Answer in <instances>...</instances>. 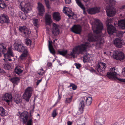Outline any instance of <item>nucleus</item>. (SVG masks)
Listing matches in <instances>:
<instances>
[{"label": "nucleus", "instance_id": "f257e3e1", "mask_svg": "<svg viewBox=\"0 0 125 125\" xmlns=\"http://www.w3.org/2000/svg\"><path fill=\"white\" fill-rule=\"evenodd\" d=\"M92 27L94 33V36L89 34L88 36V40L89 42L97 41V43L101 45L104 42L103 38L100 35V33L102 30L103 24L98 19L95 20Z\"/></svg>", "mask_w": 125, "mask_h": 125}, {"label": "nucleus", "instance_id": "f03ea898", "mask_svg": "<svg viewBox=\"0 0 125 125\" xmlns=\"http://www.w3.org/2000/svg\"><path fill=\"white\" fill-rule=\"evenodd\" d=\"M14 49L22 53L20 56L21 59L23 60L29 55L28 51L27 48L22 43L20 40H16L13 44Z\"/></svg>", "mask_w": 125, "mask_h": 125}, {"label": "nucleus", "instance_id": "7ed1b4c3", "mask_svg": "<svg viewBox=\"0 0 125 125\" xmlns=\"http://www.w3.org/2000/svg\"><path fill=\"white\" fill-rule=\"evenodd\" d=\"M105 1L107 4L106 10L107 15L109 17L113 16L116 13L115 8L113 6L115 4V0H105Z\"/></svg>", "mask_w": 125, "mask_h": 125}, {"label": "nucleus", "instance_id": "20e7f679", "mask_svg": "<svg viewBox=\"0 0 125 125\" xmlns=\"http://www.w3.org/2000/svg\"><path fill=\"white\" fill-rule=\"evenodd\" d=\"M90 46V43L88 42H86L84 44L77 46L73 49V51L70 53V55L74 58L75 54H79L80 53L86 51V49Z\"/></svg>", "mask_w": 125, "mask_h": 125}, {"label": "nucleus", "instance_id": "39448f33", "mask_svg": "<svg viewBox=\"0 0 125 125\" xmlns=\"http://www.w3.org/2000/svg\"><path fill=\"white\" fill-rule=\"evenodd\" d=\"M115 70L114 67L111 68L109 72L107 73L106 76L108 77L110 79L125 82V79L118 78L116 77L117 73L115 71Z\"/></svg>", "mask_w": 125, "mask_h": 125}, {"label": "nucleus", "instance_id": "423d86ee", "mask_svg": "<svg viewBox=\"0 0 125 125\" xmlns=\"http://www.w3.org/2000/svg\"><path fill=\"white\" fill-rule=\"evenodd\" d=\"M106 21V24L108 32L110 35H112L116 31V29L115 27L111 24L113 21V19L110 17L107 18Z\"/></svg>", "mask_w": 125, "mask_h": 125}, {"label": "nucleus", "instance_id": "0eeeda50", "mask_svg": "<svg viewBox=\"0 0 125 125\" xmlns=\"http://www.w3.org/2000/svg\"><path fill=\"white\" fill-rule=\"evenodd\" d=\"M32 88L30 87H28L25 90L23 95V98L27 102H29V99L32 93Z\"/></svg>", "mask_w": 125, "mask_h": 125}, {"label": "nucleus", "instance_id": "6e6552de", "mask_svg": "<svg viewBox=\"0 0 125 125\" xmlns=\"http://www.w3.org/2000/svg\"><path fill=\"white\" fill-rule=\"evenodd\" d=\"M106 67V64L103 62H100L98 64L96 67L97 71L101 75L105 72V69Z\"/></svg>", "mask_w": 125, "mask_h": 125}, {"label": "nucleus", "instance_id": "1a4fd4ad", "mask_svg": "<svg viewBox=\"0 0 125 125\" xmlns=\"http://www.w3.org/2000/svg\"><path fill=\"white\" fill-rule=\"evenodd\" d=\"M19 30L21 33H23V34L24 36L28 37L31 33L30 31L25 26H20Z\"/></svg>", "mask_w": 125, "mask_h": 125}, {"label": "nucleus", "instance_id": "9d476101", "mask_svg": "<svg viewBox=\"0 0 125 125\" xmlns=\"http://www.w3.org/2000/svg\"><path fill=\"white\" fill-rule=\"evenodd\" d=\"M10 22L9 17L5 14H2L0 15V23L2 24L5 23L7 24Z\"/></svg>", "mask_w": 125, "mask_h": 125}, {"label": "nucleus", "instance_id": "9b49d317", "mask_svg": "<svg viewBox=\"0 0 125 125\" xmlns=\"http://www.w3.org/2000/svg\"><path fill=\"white\" fill-rule=\"evenodd\" d=\"M22 4L24 5V12L25 13H28L31 9L30 4L28 0H24V1L20 4L21 5H22Z\"/></svg>", "mask_w": 125, "mask_h": 125}, {"label": "nucleus", "instance_id": "f8f14e48", "mask_svg": "<svg viewBox=\"0 0 125 125\" xmlns=\"http://www.w3.org/2000/svg\"><path fill=\"white\" fill-rule=\"evenodd\" d=\"M114 58L117 60H122L125 57L124 53L119 51H116L114 54Z\"/></svg>", "mask_w": 125, "mask_h": 125}, {"label": "nucleus", "instance_id": "ddd939ff", "mask_svg": "<svg viewBox=\"0 0 125 125\" xmlns=\"http://www.w3.org/2000/svg\"><path fill=\"white\" fill-rule=\"evenodd\" d=\"M81 30V27L79 25H75L71 28L72 31L76 34H80Z\"/></svg>", "mask_w": 125, "mask_h": 125}, {"label": "nucleus", "instance_id": "4468645a", "mask_svg": "<svg viewBox=\"0 0 125 125\" xmlns=\"http://www.w3.org/2000/svg\"><path fill=\"white\" fill-rule=\"evenodd\" d=\"M52 26L53 27L52 29V33L55 36H57L59 34L60 32L58 28L59 26L54 23H53Z\"/></svg>", "mask_w": 125, "mask_h": 125}, {"label": "nucleus", "instance_id": "2eb2a0df", "mask_svg": "<svg viewBox=\"0 0 125 125\" xmlns=\"http://www.w3.org/2000/svg\"><path fill=\"white\" fill-rule=\"evenodd\" d=\"M12 96L8 93H6L2 97V99L7 103H9L12 101Z\"/></svg>", "mask_w": 125, "mask_h": 125}, {"label": "nucleus", "instance_id": "dca6fc26", "mask_svg": "<svg viewBox=\"0 0 125 125\" xmlns=\"http://www.w3.org/2000/svg\"><path fill=\"white\" fill-rule=\"evenodd\" d=\"M100 8L99 7H94L88 9L87 12L90 14H92L98 13L100 12Z\"/></svg>", "mask_w": 125, "mask_h": 125}, {"label": "nucleus", "instance_id": "f3484780", "mask_svg": "<svg viewBox=\"0 0 125 125\" xmlns=\"http://www.w3.org/2000/svg\"><path fill=\"white\" fill-rule=\"evenodd\" d=\"M20 115L23 123H26L28 119V112L26 111H24Z\"/></svg>", "mask_w": 125, "mask_h": 125}, {"label": "nucleus", "instance_id": "a211bd4d", "mask_svg": "<svg viewBox=\"0 0 125 125\" xmlns=\"http://www.w3.org/2000/svg\"><path fill=\"white\" fill-rule=\"evenodd\" d=\"M83 100L84 102V104L85 106V102L86 104L89 106L92 103V99L91 97H85L82 98L81 101Z\"/></svg>", "mask_w": 125, "mask_h": 125}, {"label": "nucleus", "instance_id": "6ab92c4d", "mask_svg": "<svg viewBox=\"0 0 125 125\" xmlns=\"http://www.w3.org/2000/svg\"><path fill=\"white\" fill-rule=\"evenodd\" d=\"M114 43L116 47L121 48L122 46L123 43L122 41L119 38H117L114 40Z\"/></svg>", "mask_w": 125, "mask_h": 125}, {"label": "nucleus", "instance_id": "aec40b11", "mask_svg": "<svg viewBox=\"0 0 125 125\" xmlns=\"http://www.w3.org/2000/svg\"><path fill=\"white\" fill-rule=\"evenodd\" d=\"M38 4V10L39 12V15L42 16L44 11V7L42 4L39 2Z\"/></svg>", "mask_w": 125, "mask_h": 125}, {"label": "nucleus", "instance_id": "412c9836", "mask_svg": "<svg viewBox=\"0 0 125 125\" xmlns=\"http://www.w3.org/2000/svg\"><path fill=\"white\" fill-rule=\"evenodd\" d=\"M48 42V46L49 51L53 55H54L55 53V52L52 44V41H49Z\"/></svg>", "mask_w": 125, "mask_h": 125}, {"label": "nucleus", "instance_id": "4be33fe9", "mask_svg": "<svg viewBox=\"0 0 125 125\" xmlns=\"http://www.w3.org/2000/svg\"><path fill=\"white\" fill-rule=\"evenodd\" d=\"M45 17L46 24L49 25H51L52 22V21L50 16L48 14H47L46 15Z\"/></svg>", "mask_w": 125, "mask_h": 125}, {"label": "nucleus", "instance_id": "5701e85b", "mask_svg": "<svg viewBox=\"0 0 125 125\" xmlns=\"http://www.w3.org/2000/svg\"><path fill=\"white\" fill-rule=\"evenodd\" d=\"M54 19L56 21H58L61 19L60 15L58 12H55L53 14Z\"/></svg>", "mask_w": 125, "mask_h": 125}, {"label": "nucleus", "instance_id": "b1692460", "mask_svg": "<svg viewBox=\"0 0 125 125\" xmlns=\"http://www.w3.org/2000/svg\"><path fill=\"white\" fill-rule=\"evenodd\" d=\"M118 25L119 27L123 29L125 28V20H121L118 21Z\"/></svg>", "mask_w": 125, "mask_h": 125}, {"label": "nucleus", "instance_id": "393cba45", "mask_svg": "<svg viewBox=\"0 0 125 125\" xmlns=\"http://www.w3.org/2000/svg\"><path fill=\"white\" fill-rule=\"evenodd\" d=\"M20 80L19 78L15 77L11 78L10 80L13 83L15 84H17L19 82Z\"/></svg>", "mask_w": 125, "mask_h": 125}, {"label": "nucleus", "instance_id": "a878e982", "mask_svg": "<svg viewBox=\"0 0 125 125\" xmlns=\"http://www.w3.org/2000/svg\"><path fill=\"white\" fill-rule=\"evenodd\" d=\"M90 56L89 54H86V55H85L83 57V62H89L90 60Z\"/></svg>", "mask_w": 125, "mask_h": 125}, {"label": "nucleus", "instance_id": "bb28decb", "mask_svg": "<svg viewBox=\"0 0 125 125\" xmlns=\"http://www.w3.org/2000/svg\"><path fill=\"white\" fill-rule=\"evenodd\" d=\"M63 11L64 13L66 14L69 17L73 15V13L71 10L69 11L66 10L63 8Z\"/></svg>", "mask_w": 125, "mask_h": 125}, {"label": "nucleus", "instance_id": "cd10ccee", "mask_svg": "<svg viewBox=\"0 0 125 125\" xmlns=\"http://www.w3.org/2000/svg\"><path fill=\"white\" fill-rule=\"evenodd\" d=\"M67 50L63 49L61 51H58L57 53L63 56H64L67 54Z\"/></svg>", "mask_w": 125, "mask_h": 125}, {"label": "nucleus", "instance_id": "c85d7f7f", "mask_svg": "<svg viewBox=\"0 0 125 125\" xmlns=\"http://www.w3.org/2000/svg\"><path fill=\"white\" fill-rule=\"evenodd\" d=\"M84 102L83 100L81 101L79 104L80 108H79V111L81 113H82L83 112V109L85 105L84 104Z\"/></svg>", "mask_w": 125, "mask_h": 125}, {"label": "nucleus", "instance_id": "c756f323", "mask_svg": "<svg viewBox=\"0 0 125 125\" xmlns=\"http://www.w3.org/2000/svg\"><path fill=\"white\" fill-rule=\"evenodd\" d=\"M18 15L21 19L25 20L26 18V15L24 13H22L21 12H19Z\"/></svg>", "mask_w": 125, "mask_h": 125}, {"label": "nucleus", "instance_id": "7c9ffc66", "mask_svg": "<svg viewBox=\"0 0 125 125\" xmlns=\"http://www.w3.org/2000/svg\"><path fill=\"white\" fill-rule=\"evenodd\" d=\"M14 101L16 104H18L20 103L21 102V98L15 96L14 98Z\"/></svg>", "mask_w": 125, "mask_h": 125}, {"label": "nucleus", "instance_id": "2f4dec72", "mask_svg": "<svg viewBox=\"0 0 125 125\" xmlns=\"http://www.w3.org/2000/svg\"><path fill=\"white\" fill-rule=\"evenodd\" d=\"M2 67L5 69L9 70L10 69V63H3Z\"/></svg>", "mask_w": 125, "mask_h": 125}, {"label": "nucleus", "instance_id": "473e14b6", "mask_svg": "<svg viewBox=\"0 0 125 125\" xmlns=\"http://www.w3.org/2000/svg\"><path fill=\"white\" fill-rule=\"evenodd\" d=\"M102 120L100 118H97L95 120L94 125H102L101 124Z\"/></svg>", "mask_w": 125, "mask_h": 125}, {"label": "nucleus", "instance_id": "72a5a7b5", "mask_svg": "<svg viewBox=\"0 0 125 125\" xmlns=\"http://www.w3.org/2000/svg\"><path fill=\"white\" fill-rule=\"evenodd\" d=\"M5 115V111L4 108L2 107H0V115L3 116Z\"/></svg>", "mask_w": 125, "mask_h": 125}, {"label": "nucleus", "instance_id": "f704fd0d", "mask_svg": "<svg viewBox=\"0 0 125 125\" xmlns=\"http://www.w3.org/2000/svg\"><path fill=\"white\" fill-rule=\"evenodd\" d=\"M116 36L119 38H120L122 37L123 32L121 31H116Z\"/></svg>", "mask_w": 125, "mask_h": 125}, {"label": "nucleus", "instance_id": "c9c22d12", "mask_svg": "<svg viewBox=\"0 0 125 125\" xmlns=\"http://www.w3.org/2000/svg\"><path fill=\"white\" fill-rule=\"evenodd\" d=\"M77 4L81 8L84 7V5L81 2V0H75Z\"/></svg>", "mask_w": 125, "mask_h": 125}, {"label": "nucleus", "instance_id": "e433bc0d", "mask_svg": "<svg viewBox=\"0 0 125 125\" xmlns=\"http://www.w3.org/2000/svg\"><path fill=\"white\" fill-rule=\"evenodd\" d=\"M22 70H21L20 68H16L14 70V71L15 73L18 74H19L22 73Z\"/></svg>", "mask_w": 125, "mask_h": 125}, {"label": "nucleus", "instance_id": "4c0bfd02", "mask_svg": "<svg viewBox=\"0 0 125 125\" xmlns=\"http://www.w3.org/2000/svg\"><path fill=\"white\" fill-rule=\"evenodd\" d=\"M72 96H71L70 98H66L65 100V103L66 104H69L72 101Z\"/></svg>", "mask_w": 125, "mask_h": 125}, {"label": "nucleus", "instance_id": "58836bf2", "mask_svg": "<svg viewBox=\"0 0 125 125\" xmlns=\"http://www.w3.org/2000/svg\"><path fill=\"white\" fill-rule=\"evenodd\" d=\"M71 87H72V89L73 90H76L77 88V86L76 85L72 83H70V85L69 86H68V87L69 88Z\"/></svg>", "mask_w": 125, "mask_h": 125}, {"label": "nucleus", "instance_id": "ea45409f", "mask_svg": "<svg viewBox=\"0 0 125 125\" xmlns=\"http://www.w3.org/2000/svg\"><path fill=\"white\" fill-rule=\"evenodd\" d=\"M7 53H8V54H10V55L12 57L14 56V54L13 53L12 51V50L11 48H9L8 49V51Z\"/></svg>", "mask_w": 125, "mask_h": 125}, {"label": "nucleus", "instance_id": "a19ab883", "mask_svg": "<svg viewBox=\"0 0 125 125\" xmlns=\"http://www.w3.org/2000/svg\"><path fill=\"white\" fill-rule=\"evenodd\" d=\"M5 4L4 2L0 0V8L4 9L5 7Z\"/></svg>", "mask_w": 125, "mask_h": 125}, {"label": "nucleus", "instance_id": "79ce46f5", "mask_svg": "<svg viewBox=\"0 0 125 125\" xmlns=\"http://www.w3.org/2000/svg\"><path fill=\"white\" fill-rule=\"evenodd\" d=\"M33 24L36 27H37L38 26V19H33Z\"/></svg>", "mask_w": 125, "mask_h": 125}, {"label": "nucleus", "instance_id": "37998d69", "mask_svg": "<svg viewBox=\"0 0 125 125\" xmlns=\"http://www.w3.org/2000/svg\"><path fill=\"white\" fill-rule=\"evenodd\" d=\"M44 73L43 70L42 68L38 71V73L39 75H42Z\"/></svg>", "mask_w": 125, "mask_h": 125}, {"label": "nucleus", "instance_id": "c03bdc74", "mask_svg": "<svg viewBox=\"0 0 125 125\" xmlns=\"http://www.w3.org/2000/svg\"><path fill=\"white\" fill-rule=\"evenodd\" d=\"M56 109H55L52 112V116L53 117H55L57 115V114L56 112Z\"/></svg>", "mask_w": 125, "mask_h": 125}, {"label": "nucleus", "instance_id": "a18cd8bd", "mask_svg": "<svg viewBox=\"0 0 125 125\" xmlns=\"http://www.w3.org/2000/svg\"><path fill=\"white\" fill-rule=\"evenodd\" d=\"M26 43L27 45H31V42L30 39H28L26 40Z\"/></svg>", "mask_w": 125, "mask_h": 125}, {"label": "nucleus", "instance_id": "49530a36", "mask_svg": "<svg viewBox=\"0 0 125 125\" xmlns=\"http://www.w3.org/2000/svg\"><path fill=\"white\" fill-rule=\"evenodd\" d=\"M44 1L47 8H49L50 7V5L48 0H44Z\"/></svg>", "mask_w": 125, "mask_h": 125}, {"label": "nucleus", "instance_id": "de8ad7c7", "mask_svg": "<svg viewBox=\"0 0 125 125\" xmlns=\"http://www.w3.org/2000/svg\"><path fill=\"white\" fill-rule=\"evenodd\" d=\"M4 56L5 59H8L10 58L12 56L10 55V54H8L7 53L4 55Z\"/></svg>", "mask_w": 125, "mask_h": 125}, {"label": "nucleus", "instance_id": "09e8293b", "mask_svg": "<svg viewBox=\"0 0 125 125\" xmlns=\"http://www.w3.org/2000/svg\"><path fill=\"white\" fill-rule=\"evenodd\" d=\"M27 125H32V121L31 119H30L28 121Z\"/></svg>", "mask_w": 125, "mask_h": 125}, {"label": "nucleus", "instance_id": "8fccbe9b", "mask_svg": "<svg viewBox=\"0 0 125 125\" xmlns=\"http://www.w3.org/2000/svg\"><path fill=\"white\" fill-rule=\"evenodd\" d=\"M76 68L77 69H78L81 67V64H77L75 63V64Z\"/></svg>", "mask_w": 125, "mask_h": 125}, {"label": "nucleus", "instance_id": "3c124183", "mask_svg": "<svg viewBox=\"0 0 125 125\" xmlns=\"http://www.w3.org/2000/svg\"><path fill=\"white\" fill-rule=\"evenodd\" d=\"M81 8L82 9V10H83V13L84 14H85L86 13V12L85 11V8L84 6V7H82V8Z\"/></svg>", "mask_w": 125, "mask_h": 125}, {"label": "nucleus", "instance_id": "603ef678", "mask_svg": "<svg viewBox=\"0 0 125 125\" xmlns=\"http://www.w3.org/2000/svg\"><path fill=\"white\" fill-rule=\"evenodd\" d=\"M65 2L66 4H69L71 2V0H65Z\"/></svg>", "mask_w": 125, "mask_h": 125}, {"label": "nucleus", "instance_id": "864d4df0", "mask_svg": "<svg viewBox=\"0 0 125 125\" xmlns=\"http://www.w3.org/2000/svg\"><path fill=\"white\" fill-rule=\"evenodd\" d=\"M42 80V79H41L40 80H37L36 82V85H38L39 84V83L41 82Z\"/></svg>", "mask_w": 125, "mask_h": 125}, {"label": "nucleus", "instance_id": "5fc2aeb1", "mask_svg": "<svg viewBox=\"0 0 125 125\" xmlns=\"http://www.w3.org/2000/svg\"><path fill=\"white\" fill-rule=\"evenodd\" d=\"M122 73L125 76V68L123 69Z\"/></svg>", "mask_w": 125, "mask_h": 125}, {"label": "nucleus", "instance_id": "6e6d98bb", "mask_svg": "<svg viewBox=\"0 0 125 125\" xmlns=\"http://www.w3.org/2000/svg\"><path fill=\"white\" fill-rule=\"evenodd\" d=\"M47 66L48 67H51L52 66V64L51 62H48L47 63Z\"/></svg>", "mask_w": 125, "mask_h": 125}, {"label": "nucleus", "instance_id": "4d7b16f0", "mask_svg": "<svg viewBox=\"0 0 125 125\" xmlns=\"http://www.w3.org/2000/svg\"><path fill=\"white\" fill-rule=\"evenodd\" d=\"M67 125H72V122L70 121H68L67 122Z\"/></svg>", "mask_w": 125, "mask_h": 125}, {"label": "nucleus", "instance_id": "13d9d810", "mask_svg": "<svg viewBox=\"0 0 125 125\" xmlns=\"http://www.w3.org/2000/svg\"><path fill=\"white\" fill-rule=\"evenodd\" d=\"M5 71H4L2 69H1L0 68V73H5Z\"/></svg>", "mask_w": 125, "mask_h": 125}, {"label": "nucleus", "instance_id": "bf43d9fd", "mask_svg": "<svg viewBox=\"0 0 125 125\" xmlns=\"http://www.w3.org/2000/svg\"><path fill=\"white\" fill-rule=\"evenodd\" d=\"M121 9H125V4L122 5L121 8Z\"/></svg>", "mask_w": 125, "mask_h": 125}, {"label": "nucleus", "instance_id": "052dcab7", "mask_svg": "<svg viewBox=\"0 0 125 125\" xmlns=\"http://www.w3.org/2000/svg\"><path fill=\"white\" fill-rule=\"evenodd\" d=\"M85 2H87L90 0H83Z\"/></svg>", "mask_w": 125, "mask_h": 125}, {"label": "nucleus", "instance_id": "680f3d73", "mask_svg": "<svg viewBox=\"0 0 125 125\" xmlns=\"http://www.w3.org/2000/svg\"><path fill=\"white\" fill-rule=\"evenodd\" d=\"M62 72L63 73H67V72L66 71H63Z\"/></svg>", "mask_w": 125, "mask_h": 125}, {"label": "nucleus", "instance_id": "e2e57ef3", "mask_svg": "<svg viewBox=\"0 0 125 125\" xmlns=\"http://www.w3.org/2000/svg\"><path fill=\"white\" fill-rule=\"evenodd\" d=\"M8 60L10 61H11L12 60L11 59H10L9 58H8Z\"/></svg>", "mask_w": 125, "mask_h": 125}, {"label": "nucleus", "instance_id": "0e129e2a", "mask_svg": "<svg viewBox=\"0 0 125 125\" xmlns=\"http://www.w3.org/2000/svg\"><path fill=\"white\" fill-rule=\"evenodd\" d=\"M56 59L55 58L53 60V62L56 60Z\"/></svg>", "mask_w": 125, "mask_h": 125}, {"label": "nucleus", "instance_id": "69168bd1", "mask_svg": "<svg viewBox=\"0 0 125 125\" xmlns=\"http://www.w3.org/2000/svg\"><path fill=\"white\" fill-rule=\"evenodd\" d=\"M15 34L16 35V34H17V32H16L15 31Z\"/></svg>", "mask_w": 125, "mask_h": 125}, {"label": "nucleus", "instance_id": "338daca9", "mask_svg": "<svg viewBox=\"0 0 125 125\" xmlns=\"http://www.w3.org/2000/svg\"><path fill=\"white\" fill-rule=\"evenodd\" d=\"M59 98H60V99L61 98V97H60V95H59Z\"/></svg>", "mask_w": 125, "mask_h": 125}, {"label": "nucleus", "instance_id": "774afa93", "mask_svg": "<svg viewBox=\"0 0 125 125\" xmlns=\"http://www.w3.org/2000/svg\"><path fill=\"white\" fill-rule=\"evenodd\" d=\"M37 115L38 116H39L40 115L39 114H38Z\"/></svg>", "mask_w": 125, "mask_h": 125}]
</instances>
